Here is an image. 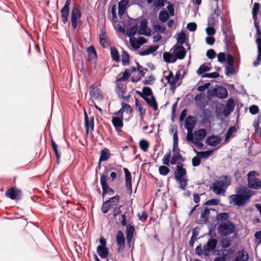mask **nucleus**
<instances>
[{"mask_svg":"<svg viewBox=\"0 0 261 261\" xmlns=\"http://www.w3.org/2000/svg\"><path fill=\"white\" fill-rule=\"evenodd\" d=\"M211 68L204 64L201 65L198 70H197V73L198 75H201L205 72L210 70Z\"/></svg>","mask_w":261,"mask_h":261,"instance_id":"45","label":"nucleus"},{"mask_svg":"<svg viewBox=\"0 0 261 261\" xmlns=\"http://www.w3.org/2000/svg\"><path fill=\"white\" fill-rule=\"evenodd\" d=\"M215 94L219 98L223 99L228 95V92L226 88L222 87H219L214 89Z\"/></svg>","mask_w":261,"mask_h":261,"instance_id":"20","label":"nucleus"},{"mask_svg":"<svg viewBox=\"0 0 261 261\" xmlns=\"http://www.w3.org/2000/svg\"><path fill=\"white\" fill-rule=\"evenodd\" d=\"M126 239L127 243L129 244L132 241L133 234L135 231V228L133 225L130 224H126Z\"/></svg>","mask_w":261,"mask_h":261,"instance_id":"16","label":"nucleus"},{"mask_svg":"<svg viewBox=\"0 0 261 261\" xmlns=\"http://www.w3.org/2000/svg\"><path fill=\"white\" fill-rule=\"evenodd\" d=\"M121 57H122V64L123 66H127L129 63V55L128 53L124 50H122L121 53Z\"/></svg>","mask_w":261,"mask_h":261,"instance_id":"32","label":"nucleus"},{"mask_svg":"<svg viewBox=\"0 0 261 261\" xmlns=\"http://www.w3.org/2000/svg\"><path fill=\"white\" fill-rule=\"evenodd\" d=\"M147 25L148 21L147 19H142L141 21L140 28L138 31V33L147 36H150L151 30L148 28Z\"/></svg>","mask_w":261,"mask_h":261,"instance_id":"12","label":"nucleus"},{"mask_svg":"<svg viewBox=\"0 0 261 261\" xmlns=\"http://www.w3.org/2000/svg\"><path fill=\"white\" fill-rule=\"evenodd\" d=\"M218 232L222 236H227L233 233L235 225L229 220L221 222L218 226Z\"/></svg>","mask_w":261,"mask_h":261,"instance_id":"4","label":"nucleus"},{"mask_svg":"<svg viewBox=\"0 0 261 261\" xmlns=\"http://www.w3.org/2000/svg\"><path fill=\"white\" fill-rule=\"evenodd\" d=\"M218 241L216 239L211 238L207 243L203 246V249L205 251V256H207L209 253L214 250L217 247Z\"/></svg>","mask_w":261,"mask_h":261,"instance_id":"8","label":"nucleus"},{"mask_svg":"<svg viewBox=\"0 0 261 261\" xmlns=\"http://www.w3.org/2000/svg\"><path fill=\"white\" fill-rule=\"evenodd\" d=\"M110 49L111 56L113 60L116 62L119 63L120 61V58L119 53L116 48L114 46H111Z\"/></svg>","mask_w":261,"mask_h":261,"instance_id":"30","label":"nucleus"},{"mask_svg":"<svg viewBox=\"0 0 261 261\" xmlns=\"http://www.w3.org/2000/svg\"><path fill=\"white\" fill-rule=\"evenodd\" d=\"M256 42L257 44L258 56L256 60L253 63L254 67L258 66L261 62V39L257 38L256 40Z\"/></svg>","mask_w":261,"mask_h":261,"instance_id":"23","label":"nucleus"},{"mask_svg":"<svg viewBox=\"0 0 261 261\" xmlns=\"http://www.w3.org/2000/svg\"><path fill=\"white\" fill-rule=\"evenodd\" d=\"M117 92L119 96H122L123 95H124L126 92V89L125 88H124L123 85L119 84L117 86Z\"/></svg>","mask_w":261,"mask_h":261,"instance_id":"53","label":"nucleus"},{"mask_svg":"<svg viewBox=\"0 0 261 261\" xmlns=\"http://www.w3.org/2000/svg\"><path fill=\"white\" fill-rule=\"evenodd\" d=\"M116 241L119 246L118 251L119 252L120 249H123L125 246V239L124 234L121 230H119L117 232Z\"/></svg>","mask_w":261,"mask_h":261,"instance_id":"15","label":"nucleus"},{"mask_svg":"<svg viewBox=\"0 0 261 261\" xmlns=\"http://www.w3.org/2000/svg\"><path fill=\"white\" fill-rule=\"evenodd\" d=\"M187 177L186 169L183 167L181 163H178L176 166V169L174 172V178L175 179H179Z\"/></svg>","mask_w":261,"mask_h":261,"instance_id":"11","label":"nucleus"},{"mask_svg":"<svg viewBox=\"0 0 261 261\" xmlns=\"http://www.w3.org/2000/svg\"><path fill=\"white\" fill-rule=\"evenodd\" d=\"M120 200V197L119 195H116L110 198L109 200H106L110 204V205L112 207L113 206L116 205L118 203Z\"/></svg>","mask_w":261,"mask_h":261,"instance_id":"40","label":"nucleus"},{"mask_svg":"<svg viewBox=\"0 0 261 261\" xmlns=\"http://www.w3.org/2000/svg\"><path fill=\"white\" fill-rule=\"evenodd\" d=\"M94 116H91L89 118L86 111L84 112V120H85V127H86V122L87 120V123L88 124L89 128H90L91 131L94 129Z\"/></svg>","mask_w":261,"mask_h":261,"instance_id":"31","label":"nucleus"},{"mask_svg":"<svg viewBox=\"0 0 261 261\" xmlns=\"http://www.w3.org/2000/svg\"><path fill=\"white\" fill-rule=\"evenodd\" d=\"M123 118L117 117H113L112 122L113 125H114L116 131L120 130L121 128L123 127Z\"/></svg>","mask_w":261,"mask_h":261,"instance_id":"25","label":"nucleus"},{"mask_svg":"<svg viewBox=\"0 0 261 261\" xmlns=\"http://www.w3.org/2000/svg\"><path fill=\"white\" fill-rule=\"evenodd\" d=\"M234 66H225V73L227 76H230L235 73Z\"/></svg>","mask_w":261,"mask_h":261,"instance_id":"49","label":"nucleus"},{"mask_svg":"<svg viewBox=\"0 0 261 261\" xmlns=\"http://www.w3.org/2000/svg\"><path fill=\"white\" fill-rule=\"evenodd\" d=\"M256 174L255 171H250L247 174L248 187L251 189H259L261 188V180L256 177Z\"/></svg>","mask_w":261,"mask_h":261,"instance_id":"5","label":"nucleus"},{"mask_svg":"<svg viewBox=\"0 0 261 261\" xmlns=\"http://www.w3.org/2000/svg\"><path fill=\"white\" fill-rule=\"evenodd\" d=\"M223 35L225 36V38L224 39V43L225 44V47L226 49H228V43L233 42L234 40V36L232 34V32H229L228 34L225 31L223 30Z\"/></svg>","mask_w":261,"mask_h":261,"instance_id":"18","label":"nucleus"},{"mask_svg":"<svg viewBox=\"0 0 261 261\" xmlns=\"http://www.w3.org/2000/svg\"><path fill=\"white\" fill-rule=\"evenodd\" d=\"M195 251H196V253L198 255H200V256L202 255H205V251H204L203 248H202L201 244L199 245L198 246L196 247V248L195 249Z\"/></svg>","mask_w":261,"mask_h":261,"instance_id":"63","label":"nucleus"},{"mask_svg":"<svg viewBox=\"0 0 261 261\" xmlns=\"http://www.w3.org/2000/svg\"><path fill=\"white\" fill-rule=\"evenodd\" d=\"M173 53L175 55L176 60L183 59L186 55V51L185 48L182 45H175L173 47Z\"/></svg>","mask_w":261,"mask_h":261,"instance_id":"10","label":"nucleus"},{"mask_svg":"<svg viewBox=\"0 0 261 261\" xmlns=\"http://www.w3.org/2000/svg\"><path fill=\"white\" fill-rule=\"evenodd\" d=\"M100 182L102 188V196L104 197L107 194L110 195H113L115 193V191L109 187L108 182L107 178L106 175L102 174L100 178Z\"/></svg>","mask_w":261,"mask_h":261,"instance_id":"6","label":"nucleus"},{"mask_svg":"<svg viewBox=\"0 0 261 261\" xmlns=\"http://www.w3.org/2000/svg\"><path fill=\"white\" fill-rule=\"evenodd\" d=\"M159 173L161 175H167L170 171L169 169L165 166H161L159 169Z\"/></svg>","mask_w":261,"mask_h":261,"instance_id":"51","label":"nucleus"},{"mask_svg":"<svg viewBox=\"0 0 261 261\" xmlns=\"http://www.w3.org/2000/svg\"><path fill=\"white\" fill-rule=\"evenodd\" d=\"M221 10L217 6V8L214 10V13L210 18L211 20H209V22H211V23L214 24L215 22L218 21V17L221 15Z\"/></svg>","mask_w":261,"mask_h":261,"instance_id":"29","label":"nucleus"},{"mask_svg":"<svg viewBox=\"0 0 261 261\" xmlns=\"http://www.w3.org/2000/svg\"><path fill=\"white\" fill-rule=\"evenodd\" d=\"M137 69L138 71H139L140 74H141V76L137 77L135 78L134 77H132V81L133 83H137L139 82L141 79V77H144L145 76V71L147 70V69L144 68L141 65H140L139 63H137Z\"/></svg>","mask_w":261,"mask_h":261,"instance_id":"26","label":"nucleus"},{"mask_svg":"<svg viewBox=\"0 0 261 261\" xmlns=\"http://www.w3.org/2000/svg\"><path fill=\"white\" fill-rule=\"evenodd\" d=\"M137 30L138 25L135 24L127 30L126 32V35L128 37H132L136 34Z\"/></svg>","mask_w":261,"mask_h":261,"instance_id":"38","label":"nucleus"},{"mask_svg":"<svg viewBox=\"0 0 261 261\" xmlns=\"http://www.w3.org/2000/svg\"><path fill=\"white\" fill-rule=\"evenodd\" d=\"M90 95L92 98L95 100H101L103 98V94L101 90L94 85H92L89 87Z\"/></svg>","mask_w":261,"mask_h":261,"instance_id":"7","label":"nucleus"},{"mask_svg":"<svg viewBox=\"0 0 261 261\" xmlns=\"http://www.w3.org/2000/svg\"><path fill=\"white\" fill-rule=\"evenodd\" d=\"M136 108L137 110L139 112V115L142 116L143 114L145 113L146 110L143 109L141 103L139 102L137 99H136L135 101Z\"/></svg>","mask_w":261,"mask_h":261,"instance_id":"46","label":"nucleus"},{"mask_svg":"<svg viewBox=\"0 0 261 261\" xmlns=\"http://www.w3.org/2000/svg\"><path fill=\"white\" fill-rule=\"evenodd\" d=\"M194 151L200 156V158L202 159H207L210 157L213 153V150H207L204 151H197L195 148H194Z\"/></svg>","mask_w":261,"mask_h":261,"instance_id":"37","label":"nucleus"},{"mask_svg":"<svg viewBox=\"0 0 261 261\" xmlns=\"http://www.w3.org/2000/svg\"><path fill=\"white\" fill-rule=\"evenodd\" d=\"M221 139L217 136H211L207 138L206 143L207 145L215 146L220 143Z\"/></svg>","mask_w":261,"mask_h":261,"instance_id":"21","label":"nucleus"},{"mask_svg":"<svg viewBox=\"0 0 261 261\" xmlns=\"http://www.w3.org/2000/svg\"><path fill=\"white\" fill-rule=\"evenodd\" d=\"M195 134L197 138L203 139L206 135V131L204 128H200L196 132Z\"/></svg>","mask_w":261,"mask_h":261,"instance_id":"42","label":"nucleus"},{"mask_svg":"<svg viewBox=\"0 0 261 261\" xmlns=\"http://www.w3.org/2000/svg\"><path fill=\"white\" fill-rule=\"evenodd\" d=\"M163 59L167 63H174L176 61L174 56L167 52L163 54Z\"/></svg>","mask_w":261,"mask_h":261,"instance_id":"36","label":"nucleus"},{"mask_svg":"<svg viewBox=\"0 0 261 261\" xmlns=\"http://www.w3.org/2000/svg\"><path fill=\"white\" fill-rule=\"evenodd\" d=\"M216 54L213 49H208L206 52V56L210 59H213L215 58Z\"/></svg>","mask_w":261,"mask_h":261,"instance_id":"60","label":"nucleus"},{"mask_svg":"<svg viewBox=\"0 0 261 261\" xmlns=\"http://www.w3.org/2000/svg\"><path fill=\"white\" fill-rule=\"evenodd\" d=\"M173 152L176 154L180 153V150L178 145V133L176 130H175V132L173 133Z\"/></svg>","mask_w":261,"mask_h":261,"instance_id":"27","label":"nucleus"},{"mask_svg":"<svg viewBox=\"0 0 261 261\" xmlns=\"http://www.w3.org/2000/svg\"><path fill=\"white\" fill-rule=\"evenodd\" d=\"M248 259L249 256L247 252L244 250H241L237 252L233 261H247Z\"/></svg>","mask_w":261,"mask_h":261,"instance_id":"19","label":"nucleus"},{"mask_svg":"<svg viewBox=\"0 0 261 261\" xmlns=\"http://www.w3.org/2000/svg\"><path fill=\"white\" fill-rule=\"evenodd\" d=\"M20 193L19 190L11 188L6 192V195L12 200H15L17 198Z\"/></svg>","mask_w":261,"mask_h":261,"instance_id":"24","label":"nucleus"},{"mask_svg":"<svg viewBox=\"0 0 261 261\" xmlns=\"http://www.w3.org/2000/svg\"><path fill=\"white\" fill-rule=\"evenodd\" d=\"M125 176V185L127 190L129 194L132 193V176L130 172L127 168H124Z\"/></svg>","mask_w":261,"mask_h":261,"instance_id":"14","label":"nucleus"},{"mask_svg":"<svg viewBox=\"0 0 261 261\" xmlns=\"http://www.w3.org/2000/svg\"><path fill=\"white\" fill-rule=\"evenodd\" d=\"M198 236V233L194 230L192 231V235L191 238L189 241V245L191 247H193L195 242L197 240V237Z\"/></svg>","mask_w":261,"mask_h":261,"instance_id":"52","label":"nucleus"},{"mask_svg":"<svg viewBox=\"0 0 261 261\" xmlns=\"http://www.w3.org/2000/svg\"><path fill=\"white\" fill-rule=\"evenodd\" d=\"M218 61L221 63H224L226 60V55L224 53H220L217 55Z\"/></svg>","mask_w":261,"mask_h":261,"instance_id":"62","label":"nucleus"},{"mask_svg":"<svg viewBox=\"0 0 261 261\" xmlns=\"http://www.w3.org/2000/svg\"><path fill=\"white\" fill-rule=\"evenodd\" d=\"M185 127L187 129L188 132H192L195 126L194 117L193 116H188L185 119Z\"/></svg>","mask_w":261,"mask_h":261,"instance_id":"17","label":"nucleus"},{"mask_svg":"<svg viewBox=\"0 0 261 261\" xmlns=\"http://www.w3.org/2000/svg\"><path fill=\"white\" fill-rule=\"evenodd\" d=\"M181 158V155L180 154V153H178V154H174L171 158V161H170V163L171 165H175L176 164L177 161Z\"/></svg>","mask_w":261,"mask_h":261,"instance_id":"57","label":"nucleus"},{"mask_svg":"<svg viewBox=\"0 0 261 261\" xmlns=\"http://www.w3.org/2000/svg\"><path fill=\"white\" fill-rule=\"evenodd\" d=\"M236 193V194L230 195L228 199L230 204L239 207L245 206L253 194L252 191L246 188L240 189Z\"/></svg>","mask_w":261,"mask_h":261,"instance_id":"1","label":"nucleus"},{"mask_svg":"<svg viewBox=\"0 0 261 261\" xmlns=\"http://www.w3.org/2000/svg\"><path fill=\"white\" fill-rule=\"evenodd\" d=\"M260 4L258 3H255L254 4L253 7L252 9V16L254 21H255L257 19V16Z\"/></svg>","mask_w":261,"mask_h":261,"instance_id":"39","label":"nucleus"},{"mask_svg":"<svg viewBox=\"0 0 261 261\" xmlns=\"http://www.w3.org/2000/svg\"><path fill=\"white\" fill-rule=\"evenodd\" d=\"M97 253L101 258H106L109 254L108 249L104 246H98Z\"/></svg>","mask_w":261,"mask_h":261,"instance_id":"28","label":"nucleus"},{"mask_svg":"<svg viewBox=\"0 0 261 261\" xmlns=\"http://www.w3.org/2000/svg\"><path fill=\"white\" fill-rule=\"evenodd\" d=\"M153 29L155 32L164 33L166 29L165 27L160 24H154L153 25Z\"/></svg>","mask_w":261,"mask_h":261,"instance_id":"48","label":"nucleus"},{"mask_svg":"<svg viewBox=\"0 0 261 261\" xmlns=\"http://www.w3.org/2000/svg\"><path fill=\"white\" fill-rule=\"evenodd\" d=\"M219 76V74L217 72H214L210 73H204L202 74V77L216 79Z\"/></svg>","mask_w":261,"mask_h":261,"instance_id":"55","label":"nucleus"},{"mask_svg":"<svg viewBox=\"0 0 261 261\" xmlns=\"http://www.w3.org/2000/svg\"><path fill=\"white\" fill-rule=\"evenodd\" d=\"M121 106L123 108L124 112H125L127 114H130L132 112V109L130 105L125 103L124 102H121Z\"/></svg>","mask_w":261,"mask_h":261,"instance_id":"54","label":"nucleus"},{"mask_svg":"<svg viewBox=\"0 0 261 261\" xmlns=\"http://www.w3.org/2000/svg\"><path fill=\"white\" fill-rule=\"evenodd\" d=\"M230 184L229 176L222 175L212 184L211 189L217 195L223 194Z\"/></svg>","mask_w":261,"mask_h":261,"instance_id":"2","label":"nucleus"},{"mask_svg":"<svg viewBox=\"0 0 261 261\" xmlns=\"http://www.w3.org/2000/svg\"><path fill=\"white\" fill-rule=\"evenodd\" d=\"M171 158V151L169 150L163 157L162 159L163 164L165 165L169 166L170 164V159Z\"/></svg>","mask_w":261,"mask_h":261,"instance_id":"47","label":"nucleus"},{"mask_svg":"<svg viewBox=\"0 0 261 261\" xmlns=\"http://www.w3.org/2000/svg\"><path fill=\"white\" fill-rule=\"evenodd\" d=\"M219 203V200L217 199H210L209 200L206 201L205 203V205H216L218 204Z\"/></svg>","mask_w":261,"mask_h":261,"instance_id":"61","label":"nucleus"},{"mask_svg":"<svg viewBox=\"0 0 261 261\" xmlns=\"http://www.w3.org/2000/svg\"><path fill=\"white\" fill-rule=\"evenodd\" d=\"M81 17V13L77 7L74 6L71 11V24L72 28H76Z\"/></svg>","mask_w":261,"mask_h":261,"instance_id":"9","label":"nucleus"},{"mask_svg":"<svg viewBox=\"0 0 261 261\" xmlns=\"http://www.w3.org/2000/svg\"><path fill=\"white\" fill-rule=\"evenodd\" d=\"M169 17L168 12L165 10H161L159 14V19L162 22H165Z\"/></svg>","mask_w":261,"mask_h":261,"instance_id":"35","label":"nucleus"},{"mask_svg":"<svg viewBox=\"0 0 261 261\" xmlns=\"http://www.w3.org/2000/svg\"><path fill=\"white\" fill-rule=\"evenodd\" d=\"M110 157L109 150L107 148L103 149L101 150L100 157L98 162V167L100 168L101 167V162L108 160Z\"/></svg>","mask_w":261,"mask_h":261,"instance_id":"22","label":"nucleus"},{"mask_svg":"<svg viewBox=\"0 0 261 261\" xmlns=\"http://www.w3.org/2000/svg\"><path fill=\"white\" fill-rule=\"evenodd\" d=\"M234 107V103L233 100L231 98L229 99L226 103V105L224 108L223 111V115L225 117L228 116L233 111Z\"/></svg>","mask_w":261,"mask_h":261,"instance_id":"13","label":"nucleus"},{"mask_svg":"<svg viewBox=\"0 0 261 261\" xmlns=\"http://www.w3.org/2000/svg\"><path fill=\"white\" fill-rule=\"evenodd\" d=\"M186 40V36L183 32H180L178 35L177 41L179 44H182L185 43Z\"/></svg>","mask_w":261,"mask_h":261,"instance_id":"59","label":"nucleus"},{"mask_svg":"<svg viewBox=\"0 0 261 261\" xmlns=\"http://www.w3.org/2000/svg\"><path fill=\"white\" fill-rule=\"evenodd\" d=\"M236 131V129L235 127H230L226 133L225 141H226L227 140H228L231 137L232 134Z\"/></svg>","mask_w":261,"mask_h":261,"instance_id":"50","label":"nucleus"},{"mask_svg":"<svg viewBox=\"0 0 261 261\" xmlns=\"http://www.w3.org/2000/svg\"><path fill=\"white\" fill-rule=\"evenodd\" d=\"M112 206L110 205L109 203L106 201L103 202L102 207H101V211L103 214H107L109 209Z\"/></svg>","mask_w":261,"mask_h":261,"instance_id":"56","label":"nucleus"},{"mask_svg":"<svg viewBox=\"0 0 261 261\" xmlns=\"http://www.w3.org/2000/svg\"><path fill=\"white\" fill-rule=\"evenodd\" d=\"M137 93L154 111L158 110V105L150 87H144L142 89V93L140 91H137Z\"/></svg>","mask_w":261,"mask_h":261,"instance_id":"3","label":"nucleus"},{"mask_svg":"<svg viewBox=\"0 0 261 261\" xmlns=\"http://www.w3.org/2000/svg\"><path fill=\"white\" fill-rule=\"evenodd\" d=\"M130 76V72L129 69H126L123 73V75L122 77L118 78L117 79V82H122L125 81L127 80L129 77Z\"/></svg>","mask_w":261,"mask_h":261,"instance_id":"41","label":"nucleus"},{"mask_svg":"<svg viewBox=\"0 0 261 261\" xmlns=\"http://www.w3.org/2000/svg\"><path fill=\"white\" fill-rule=\"evenodd\" d=\"M177 181H178L179 184V187L181 189L185 190L186 189V187H187L188 185V179L187 177L181 178L179 179H176Z\"/></svg>","mask_w":261,"mask_h":261,"instance_id":"43","label":"nucleus"},{"mask_svg":"<svg viewBox=\"0 0 261 261\" xmlns=\"http://www.w3.org/2000/svg\"><path fill=\"white\" fill-rule=\"evenodd\" d=\"M69 13V9L62 8L61 10V19L64 24H66L67 21Z\"/></svg>","mask_w":261,"mask_h":261,"instance_id":"33","label":"nucleus"},{"mask_svg":"<svg viewBox=\"0 0 261 261\" xmlns=\"http://www.w3.org/2000/svg\"><path fill=\"white\" fill-rule=\"evenodd\" d=\"M188 30L191 32H194L197 29V24L195 22H190L187 25Z\"/></svg>","mask_w":261,"mask_h":261,"instance_id":"64","label":"nucleus"},{"mask_svg":"<svg viewBox=\"0 0 261 261\" xmlns=\"http://www.w3.org/2000/svg\"><path fill=\"white\" fill-rule=\"evenodd\" d=\"M154 81L155 78L154 76L152 75H150L143 82V83L144 85H152Z\"/></svg>","mask_w":261,"mask_h":261,"instance_id":"58","label":"nucleus"},{"mask_svg":"<svg viewBox=\"0 0 261 261\" xmlns=\"http://www.w3.org/2000/svg\"><path fill=\"white\" fill-rule=\"evenodd\" d=\"M140 147L141 149L145 152L148 150L149 148V143L145 140H142L139 142Z\"/></svg>","mask_w":261,"mask_h":261,"instance_id":"44","label":"nucleus"},{"mask_svg":"<svg viewBox=\"0 0 261 261\" xmlns=\"http://www.w3.org/2000/svg\"><path fill=\"white\" fill-rule=\"evenodd\" d=\"M87 52L88 54V60H92L96 58V51L94 46L91 45L87 48Z\"/></svg>","mask_w":261,"mask_h":261,"instance_id":"34","label":"nucleus"}]
</instances>
